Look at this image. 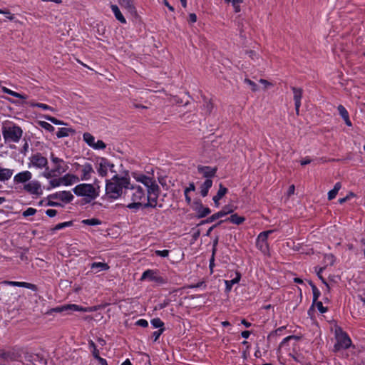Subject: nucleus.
Masks as SVG:
<instances>
[{
  "instance_id": "obj_59",
  "label": "nucleus",
  "mask_w": 365,
  "mask_h": 365,
  "mask_svg": "<svg viewBox=\"0 0 365 365\" xmlns=\"http://www.w3.org/2000/svg\"><path fill=\"white\" fill-rule=\"evenodd\" d=\"M135 324L142 327H147L148 326V322L147 320L141 319L138 320L135 322Z\"/></svg>"
},
{
  "instance_id": "obj_39",
  "label": "nucleus",
  "mask_w": 365,
  "mask_h": 365,
  "mask_svg": "<svg viewBox=\"0 0 365 365\" xmlns=\"http://www.w3.org/2000/svg\"><path fill=\"white\" fill-rule=\"evenodd\" d=\"M66 178H60L58 179H53L50 180L49 184L51 187H56L62 185V181H66Z\"/></svg>"
},
{
  "instance_id": "obj_21",
  "label": "nucleus",
  "mask_w": 365,
  "mask_h": 365,
  "mask_svg": "<svg viewBox=\"0 0 365 365\" xmlns=\"http://www.w3.org/2000/svg\"><path fill=\"white\" fill-rule=\"evenodd\" d=\"M109 268V265L105 262H93L91 264V269L95 273H97L100 271L108 270Z\"/></svg>"
},
{
  "instance_id": "obj_60",
  "label": "nucleus",
  "mask_w": 365,
  "mask_h": 365,
  "mask_svg": "<svg viewBox=\"0 0 365 365\" xmlns=\"http://www.w3.org/2000/svg\"><path fill=\"white\" fill-rule=\"evenodd\" d=\"M1 14H3L4 15H6V17L9 19L10 21H12L14 20V16L13 14H11V12L9 11V10H1Z\"/></svg>"
},
{
  "instance_id": "obj_55",
  "label": "nucleus",
  "mask_w": 365,
  "mask_h": 365,
  "mask_svg": "<svg viewBox=\"0 0 365 365\" xmlns=\"http://www.w3.org/2000/svg\"><path fill=\"white\" fill-rule=\"evenodd\" d=\"M204 107L206 109V111L208 113H210L212 108H213V105L212 103V102L210 101H205V103H204Z\"/></svg>"
},
{
  "instance_id": "obj_63",
  "label": "nucleus",
  "mask_w": 365,
  "mask_h": 365,
  "mask_svg": "<svg viewBox=\"0 0 365 365\" xmlns=\"http://www.w3.org/2000/svg\"><path fill=\"white\" fill-rule=\"evenodd\" d=\"M46 214L50 217H53L54 216L56 215L57 214V211L56 210H53V209H48L46 211Z\"/></svg>"
},
{
  "instance_id": "obj_54",
  "label": "nucleus",
  "mask_w": 365,
  "mask_h": 365,
  "mask_svg": "<svg viewBox=\"0 0 365 365\" xmlns=\"http://www.w3.org/2000/svg\"><path fill=\"white\" fill-rule=\"evenodd\" d=\"M245 83H247L248 85H250L251 86L252 91L255 92L257 91V86L254 81H251L249 78H245Z\"/></svg>"
},
{
  "instance_id": "obj_26",
  "label": "nucleus",
  "mask_w": 365,
  "mask_h": 365,
  "mask_svg": "<svg viewBox=\"0 0 365 365\" xmlns=\"http://www.w3.org/2000/svg\"><path fill=\"white\" fill-rule=\"evenodd\" d=\"M355 307L361 315L365 316V298L359 296V301L356 302Z\"/></svg>"
},
{
  "instance_id": "obj_34",
  "label": "nucleus",
  "mask_w": 365,
  "mask_h": 365,
  "mask_svg": "<svg viewBox=\"0 0 365 365\" xmlns=\"http://www.w3.org/2000/svg\"><path fill=\"white\" fill-rule=\"evenodd\" d=\"M240 279V274H237V277L232 279V280H226L225 281V284H226V290L227 291H230L231 289H232V287L234 284H236V283H238Z\"/></svg>"
},
{
  "instance_id": "obj_4",
  "label": "nucleus",
  "mask_w": 365,
  "mask_h": 365,
  "mask_svg": "<svg viewBox=\"0 0 365 365\" xmlns=\"http://www.w3.org/2000/svg\"><path fill=\"white\" fill-rule=\"evenodd\" d=\"M334 334L336 340V342L334 346V351H339L341 349H348L351 346V341L350 338L340 327H335Z\"/></svg>"
},
{
  "instance_id": "obj_7",
  "label": "nucleus",
  "mask_w": 365,
  "mask_h": 365,
  "mask_svg": "<svg viewBox=\"0 0 365 365\" xmlns=\"http://www.w3.org/2000/svg\"><path fill=\"white\" fill-rule=\"evenodd\" d=\"M31 165L37 168H46V170H48L47 158L39 153H35L31 156L29 167Z\"/></svg>"
},
{
  "instance_id": "obj_17",
  "label": "nucleus",
  "mask_w": 365,
  "mask_h": 365,
  "mask_svg": "<svg viewBox=\"0 0 365 365\" xmlns=\"http://www.w3.org/2000/svg\"><path fill=\"white\" fill-rule=\"evenodd\" d=\"M109 166V161L105 158H101L98 161V167L97 171L99 175L105 177L107 175L108 170Z\"/></svg>"
},
{
  "instance_id": "obj_16",
  "label": "nucleus",
  "mask_w": 365,
  "mask_h": 365,
  "mask_svg": "<svg viewBox=\"0 0 365 365\" xmlns=\"http://www.w3.org/2000/svg\"><path fill=\"white\" fill-rule=\"evenodd\" d=\"M94 170L90 163H86L82 165L81 169V180H88L91 178L92 175L94 173Z\"/></svg>"
},
{
  "instance_id": "obj_18",
  "label": "nucleus",
  "mask_w": 365,
  "mask_h": 365,
  "mask_svg": "<svg viewBox=\"0 0 365 365\" xmlns=\"http://www.w3.org/2000/svg\"><path fill=\"white\" fill-rule=\"evenodd\" d=\"M31 178V173L26 170L16 174L14 178V181L16 183H24L30 180Z\"/></svg>"
},
{
  "instance_id": "obj_11",
  "label": "nucleus",
  "mask_w": 365,
  "mask_h": 365,
  "mask_svg": "<svg viewBox=\"0 0 365 365\" xmlns=\"http://www.w3.org/2000/svg\"><path fill=\"white\" fill-rule=\"evenodd\" d=\"M197 171L206 179H212V178L216 175L217 168L199 165L197 167Z\"/></svg>"
},
{
  "instance_id": "obj_58",
  "label": "nucleus",
  "mask_w": 365,
  "mask_h": 365,
  "mask_svg": "<svg viewBox=\"0 0 365 365\" xmlns=\"http://www.w3.org/2000/svg\"><path fill=\"white\" fill-rule=\"evenodd\" d=\"M164 331V329L163 328H161L158 331H155L153 333V336L154 337V341H156L158 338L160 337V336L162 334V333Z\"/></svg>"
},
{
  "instance_id": "obj_29",
  "label": "nucleus",
  "mask_w": 365,
  "mask_h": 365,
  "mask_svg": "<svg viewBox=\"0 0 365 365\" xmlns=\"http://www.w3.org/2000/svg\"><path fill=\"white\" fill-rule=\"evenodd\" d=\"M341 182H336L334 185V188L328 192V200H331L334 199L336 197L339 190L341 189Z\"/></svg>"
},
{
  "instance_id": "obj_8",
  "label": "nucleus",
  "mask_w": 365,
  "mask_h": 365,
  "mask_svg": "<svg viewBox=\"0 0 365 365\" xmlns=\"http://www.w3.org/2000/svg\"><path fill=\"white\" fill-rule=\"evenodd\" d=\"M51 160L54 165V168L53 169L58 175H61L68 169V166L64 160L56 157L53 153L51 154Z\"/></svg>"
},
{
  "instance_id": "obj_24",
  "label": "nucleus",
  "mask_w": 365,
  "mask_h": 365,
  "mask_svg": "<svg viewBox=\"0 0 365 365\" xmlns=\"http://www.w3.org/2000/svg\"><path fill=\"white\" fill-rule=\"evenodd\" d=\"M212 186V179H206L205 181L200 185V195L205 197L207 195L210 188Z\"/></svg>"
},
{
  "instance_id": "obj_22",
  "label": "nucleus",
  "mask_w": 365,
  "mask_h": 365,
  "mask_svg": "<svg viewBox=\"0 0 365 365\" xmlns=\"http://www.w3.org/2000/svg\"><path fill=\"white\" fill-rule=\"evenodd\" d=\"M195 204L197 205L196 211L197 212L198 217H205L211 212L210 209L209 207H204L201 202H196Z\"/></svg>"
},
{
  "instance_id": "obj_44",
  "label": "nucleus",
  "mask_w": 365,
  "mask_h": 365,
  "mask_svg": "<svg viewBox=\"0 0 365 365\" xmlns=\"http://www.w3.org/2000/svg\"><path fill=\"white\" fill-rule=\"evenodd\" d=\"M296 339V340H299V339H301V336H295V335L288 336L285 337L282 341V342L279 344V347H282L283 346H284L286 344V343L287 341H289L290 339Z\"/></svg>"
},
{
  "instance_id": "obj_42",
  "label": "nucleus",
  "mask_w": 365,
  "mask_h": 365,
  "mask_svg": "<svg viewBox=\"0 0 365 365\" xmlns=\"http://www.w3.org/2000/svg\"><path fill=\"white\" fill-rule=\"evenodd\" d=\"M43 118L51 122L52 123L55 124V125H64L65 123L60 120H58L57 118L53 117V116H51V115H43Z\"/></svg>"
},
{
  "instance_id": "obj_53",
  "label": "nucleus",
  "mask_w": 365,
  "mask_h": 365,
  "mask_svg": "<svg viewBox=\"0 0 365 365\" xmlns=\"http://www.w3.org/2000/svg\"><path fill=\"white\" fill-rule=\"evenodd\" d=\"M91 346H93V356H94L96 359H98V361H99V359H102V358L99 356V351H98V350L97 349L96 344H94V342H93V341H91Z\"/></svg>"
},
{
  "instance_id": "obj_10",
  "label": "nucleus",
  "mask_w": 365,
  "mask_h": 365,
  "mask_svg": "<svg viewBox=\"0 0 365 365\" xmlns=\"http://www.w3.org/2000/svg\"><path fill=\"white\" fill-rule=\"evenodd\" d=\"M148 279L150 281L158 282L159 284H165L167 282V280L165 279L158 275L155 271L152 269H148L143 273L141 279Z\"/></svg>"
},
{
  "instance_id": "obj_36",
  "label": "nucleus",
  "mask_w": 365,
  "mask_h": 365,
  "mask_svg": "<svg viewBox=\"0 0 365 365\" xmlns=\"http://www.w3.org/2000/svg\"><path fill=\"white\" fill-rule=\"evenodd\" d=\"M73 225V222L72 221H68V222H62V223H59L58 225H56L55 227H53V228L51 229V231L52 232L56 231V230H61V229H63L64 227H70Z\"/></svg>"
},
{
  "instance_id": "obj_30",
  "label": "nucleus",
  "mask_w": 365,
  "mask_h": 365,
  "mask_svg": "<svg viewBox=\"0 0 365 365\" xmlns=\"http://www.w3.org/2000/svg\"><path fill=\"white\" fill-rule=\"evenodd\" d=\"M226 220H229L232 223L239 225L245 222V218L244 217L239 216L237 214L235 213V214H232Z\"/></svg>"
},
{
  "instance_id": "obj_9",
  "label": "nucleus",
  "mask_w": 365,
  "mask_h": 365,
  "mask_svg": "<svg viewBox=\"0 0 365 365\" xmlns=\"http://www.w3.org/2000/svg\"><path fill=\"white\" fill-rule=\"evenodd\" d=\"M273 230H267L261 232L256 242V245L259 250L265 253L268 250L267 238L269 234L272 233Z\"/></svg>"
},
{
  "instance_id": "obj_56",
  "label": "nucleus",
  "mask_w": 365,
  "mask_h": 365,
  "mask_svg": "<svg viewBox=\"0 0 365 365\" xmlns=\"http://www.w3.org/2000/svg\"><path fill=\"white\" fill-rule=\"evenodd\" d=\"M169 252H170V251L168 250H156L155 251V255L157 256H159V257H167L168 256V255H169Z\"/></svg>"
},
{
  "instance_id": "obj_57",
  "label": "nucleus",
  "mask_w": 365,
  "mask_h": 365,
  "mask_svg": "<svg viewBox=\"0 0 365 365\" xmlns=\"http://www.w3.org/2000/svg\"><path fill=\"white\" fill-rule=\"evenodd\" d=\"M324 267H321L319 269V272H317V275H318L319 278L322 281V282L326 285L327 291L329 292V286L327 282L325 281V279L322 277V276L321 274V273L324 270Z\"/></svg>"
},
{
  "instance_id": "obj_6",
  "label": "nucleus",
  "mask_w": 365,
  "mask_h": 365,
  "mask_svg": "<svg viewBox=\"0 0 365 365\" xmlns=\"http://www.w3.org/2000/svg\"><path fill=\"white\" fill-rule=\"evenodd\" d=\"M90 308L87 307H83L81 306H78L77 304H66L63 305L60 307H57L56 308L51 309L49 312V313H51L53 312H90Z\"/></svg>"
},
{
  "instance_id": "obj_52",
  "label": "nucleus",
  "mask_w": 365,
  "mask_h": 365,
  "mask_svg": "<svg viewBox=\"0 0 365 365\" xmlns=\"http://www.w3.org/2000/svg\"><path fill=\"white\" fill-rule=\"evenodd\" d=\"M106 147V145L103 140H98L96 143H94V145L93 146L95 149H105Z\"/></svg>"
},
{
  "instance_id": "obj_45",
  "label": "nucleus",
  "mask_w": 365,
  "mask_h": 365,
  "mask_svg": "<svg viewBox=\"0 0 365 365\" xmlns=\"http://www.w3.org/2000/svg\"><path fill=\"white\" fill-rule=\"evenodd\" d=\"M243 0H232V6L234 7V11L235 13H238L240 11V4H242Z\"/></svg>"
},
{
  "instance_id": "obj_14",
  "label": "nucleus",
  "mask_w": 365,
  "mask_h": 365,
  "mask_svg": "<svg viewBox=\"0 0 365 365\" xmlns=\"http://www.w3.org/2000/svg\"><path fill=\"white\" fill-rule=\"evenodd\" d=\"M293 91V98L294 101L295 110L297 115H299V108L301 106V100L302 98L303 90L301 88L292 87Z\"/></svg>"
},
{
  "instance_id": "obj_20",
  "label": "nucleus",
  "mask_w": 365,
  "mask_h": 365,
  "mask_svg": "<svg viewBox=\"0 0 365 365\" xmlns=\"http://www.w3.org/2000/svg\"><path fill=\"white\" fill-rule=\"evenodd\" d=\"M337 110L341 118L344 119L346 125L349 127L351 126L352 123L349 119V113L347 110L345 108V107L342 105H339L337 107Z\"/></svg>"
},
{
  "instance_id": "obj_5",
  "label": "nucleus",
  "mask_w": 365,
  "mask_h": 365,
  "mask_svg": "<svg viewBox=\"0 0 365 365\" xmlns=\"http://www.w3.org/2000/svg\"><path fill=\"white\" fill-rule=\"evenodd\" d=\"M22 134V129L16 125L4 127L2 129V135L6 143L19 142Z\"/></svg>"
},
{
  "instance_id": "obj_27",
  "label": "nucleus",
  "mask_w": 365,
  "mask_h": 365,
  "mask_svg": "<svg viewBox=\"0 0 365 365\" xmlns=\"http://www.w3.org/2000/svg\"><path fill=\"white\" fill-rule=\"evenodd\" d=\"M111 9H112V11L113 12L115 18L121 23L123 24H125L126 23V20L124 18V16H123V14H121L119 8L118 7V6L116 5H112L111 6Z\"/></svg>"
},
{
  "instance_id": "obj_38",
  "label": "nucleus",
  "mask_w": 365,
  "mask_h": 365,
  "mask_svg": "<svg viewBox=\"0 0 365 365\" xmlns=\"http://www.w3.org/2000/svg\"><path fill=\"white\" fill-rule=\"evenodd\" d=\"M220 217H222V213H220V212H217L215 214H213L212 215H211L210 217H209L207 219H206L205 220L202 221V224H204V223H210V222H214L215 220L220 218Z\"/></svg>"
},
{
  "instance_id": "obj_43",
  "label": "nucleus",
  "mask_w": 365,
  "mask_h": 365,
  "mask_svg": "<svg viewBox=\"0 0 365 365\" xmlns=\"http://www.w3.org/2000/svg\"><path fill=\"white\" fill-rule=\"evenodd\" d=\"M151 324L154 328H163L164 323L159 318H155L151 320Z\"/></svg>"
},
{
  "instance_id": "obj_28",
  "label": "nucleus",
  "mask_w": 365,
  "mask_h": 365,
  "mask_svg": "<svg viewBox=\"0 0 365 365\" xmlns=\"http://www.w3.org/2000/svg\"><path fill=\"white\" fill-rule=\"evenodd\" d=\"M75 130L72 128H59L58 131L56 133V136L58 138H61L63 137L68 136L70 133H74Z\"/></svg>"
},
{
  "instance_id": "obj_1",
  "label": "nucleus",
  "mask_w": 365,
  "mask_h": 365,
  "mask_svg": "<svg viewBox=\"0 0 365 365\" xmlns=\"http://www.w3.org/2000/svg\"><path fill=\"white\" fill-rule=\"evenodd\" d=\"M141 185L127 186L124 190L123 199L131 201L126 207L130 210H138L144 207H162V204H158V198L160 191V187L153 178L141 175L137 178Z\"/></svg>"
},
{
  "instance_id": "obj_46",
  "label": "nucleus",
  "mask_w": 365,
  "mask_h": 365,
  "mask_svg": "<svg viewBox=\"0 0 365 365\" xmlns=\"http://www.w3.org/2000/svg\"><path fill=\"white\" fill-rule=\"evenodd\" d=\"M289 356L297 362H299L302 364H304V357L301 355V354H289Z\"/></svg>"
},
{
  "instance_id": "obj_23",
  "label": "nucleus",
  "mask_w": 365,
  "mask_h": 365,
  "mask_svg": "<svg viewBox=\"0 0 365 365\" xmlns=\"http://www.w3.org/2000/svg\"><path fill=\"white\" fill-rule=\"evenodd\" d=\"M119 4L121 6L126 9L130 14L136 13L133 0H119Z\"/></svg>"
},
{
  "instance_id": "obj_13",
  "label": "nucleus",
  "mask_w": 365,
  "mask_h": 365,
  "mask_svg": "<svg viewBox=\"0 0 365 365\" xmlns=\"http://www.w3.org/2000/svg\"><path fill=\"white\" fill-rule=\"evenodd\" d=\"M24 189L32 195H40L42 193L41 184L38 181H32L24 185Z\"/></svg>"
},
{
  "instance_id": "obj_37",
  "label": "nucleus",
  "mask_w": 365,
  "mask_h": 365,
  "mask_svg": "<svg viewBox=\"0 0 365 365\" xmlns=\"http://www.w3.org/2000/svg\"><path fill=\"white\" fill-rule=\"evenodd\" d=\"M29 104L31 107H38V108H42L43 110H49L51 111L54 110V109L52 107H51L46 104H44V103L30 102V103H29Z\"/></svg>"
},
{
  "instance_id": "obj_3",
  "label": "nucleus",
  "mask_w": 365,
  "mask_h": 365,
  "mask_svg": "<svg viewBox=\"0 0 365 365\" xmlns=\"http://www.w3.org/2000/svg\"><path fill=\"white\" fill-rule=\"evenodd\" d=\"M73 190L76 195L86 197L88 199V202L96 199L99 195L98 192L92 184H79L76 185Z\"/></svg>"
},
{
  "instance_id": "obj_64",
  "label": "nucleus",
  "mask_w": 365,
  "mask_h": 365,
  "mask_svg": "<svg viewBox=\"0 0 365 365\" xmlns=\"http://www.w3.org/2000/svg\"><path fill=\"white\" fill-rule=\"evenodd\" d=\"M170 302V301L169 299L164 300L163 302L158 304L159 309H162L166 307L167 306L169 305Z\"/></svg>"
},
{
  "instance_id": "obj_35",
  "label": "nucleus",
  "mask_w": 365,
  "mask_h": 365,
  "mask_svg": "<svg viewBox=\"0 0 365 365\" xmlns=\"http://www.w3.org/2000/svg\"><path fill=\"white\" fill-rule=\"evenodd\" d=\"M82 223L84 225H89V226H95V225H99L102 222L100 220H98L97 218H91V219L83 220L82 221Z\"/></svg>"
},
{
  "instance_id": "obj_47",
  "label": "nucleus",
  "mask_w": 365,
  "mask_h": 365,
  "mask_svg": "<svg viewBox=\"0 0 365 365\" xmlns=\"http://www.w3.org/2000/svg\"><path fill=\"white\" fill-rule=\"evenodd\" d=\"M36 212V209H34L33 207H29L27 210H26L25 211L23 212L22 215L24 217H26L35 215Z\"/></svg>"
},
{
  "instance_id": "obj_61",
  "label": "nucleus",
  "mask_w": 365,
  "mask_h": 365,
  "mask_svg": "<svg viewBox=\"0 0 365 365\" xmlns=\"http://www.w3.org/2000/svg\"><path fill=\"white\" fill-rule=\"evenodd\" d=\"M195 186L194 182H190L189 184V186L185 189L184 194L189 193V192H190V191H195Z\"/></svg>"
},
{
  "instance_id": "obj_12",
  "label": "nucleus",
  "mask_w": 365,
  "mask_h": 365,
  "mask_svg": "<svg viewBox=\"0 0 365 365\" xmlns=\"http://www.w3.org/2000/svg\"><path fill=\"white\" fill-rule=\"evenodd\" d=\"M73 195L70 191H61L54 194L50 195L48 198L60 200L65 203L71 202L73 199Z\"/></svg>"
},
{
  "instance_id": "obj_62",
  "label": "nucleus",
  "mask_w": 365,
  "mask_h": 365,
  "mask_svg": "<svg viewBox=\"0 0 365 365\" xmlns=\"http://www.w3.org/2000/svg\"><path fill=\"white\" fill-rule=\"evenodd\" d=\"M225 220H220L218 222H217L216 224L213 225L212 227H210L208 230L207 231V233H206V235L209 236L212 232V230L217 227V226H219L220 225H221Z\"/></svg>"
},
{
  "instance_id": "obj_51",
  "label": "nucleus",
  "mask_w": 365,
  "mask_h": 365,
  "mask_svg": "<svg viewBox=\"0 0 365 365\" xmlns=\"http://www.w3.org/2000/svg\"><path fill=\"white\" fill-rule=\"evenodd\" d=\"M220 212L222 213V216L224 217L228 214L232 213L233 210L230 206H225Z\"/></svg>"
},
{
  "instance_id": "obj_41",
  "label": "nucleus",
  "mask_w": 365,
  "mask_h": 365,
  "mask_svg": "<svg viewBox=\"0 0 365 365\" xmlns=\"http://www.w3.org/2000/svg\"><path fill=\"white\" fill-rule=\"evenodd\" d=\"M228 190L227 187H224L222 184H220L219 185V190L216 194L221 199L227 193Z\"/></svg>"
},
{
  "instance_id": "obj_25",
  "label": "nucleus",
  "mask_w": 365,
  "mask_h": 365,
  "mask_svg": "<svg viewBox=\"0 0 365 365\" xmlns=\"http://www.w3.org/2000/svg\"><path fill=\"white\" fill-rule=\"evenodd\" d=\"M13 174V170L0 167V181L4 182L9 180Z\"/></svg>"
},
{
  "instance_id": "obj_33",
  "label": "nucleus",
  "mask_w": 365,
  "mask_h": 365,
  "mask_svg": "<svg viewBox=\"0 0 365 365\" xmlns=\"http://www.w3.org/2000/svg\"><path fill=\"white\" fill-rule=\"evenodd\" d=\"M84 141L91 147L93 148L95 143V138L89 133H85L83 134Z\"/></svg>"
},
{
  "instance_id": "obj_49",
  "label": "nucleus",
  "mask_w": 365,
  "mask_h": 365,
  "mask_svg": "<svg viewBox=\"0 0 365 365\" xmlns=\"http://www.w3.org/2000/svg\"><path fill=\"white\" fill-rule=\"evenodd\" d=\"M313 303L316 302L320 296V292L316 286H312Z\"/></svg>"
},
{
  "instance_id": "obj_50",
  "label": "nucleus",
  "mask_w": 365,
  "mask_h": 365,
  "mask_svg": "<svg viewBox=\"0 0 365 365\" xmlns=\"http://www.w3.org/2000/svg\"><path fill=\"white\" fill-rule=\"evenodd\" d=\"M314 304H315L317 308L318 309V310L321 312V313H325L327 312V308L324 307L323 306V304L322 302H319V301H317L316 302H314Z\"/></svg>"
},
{
  "instance_id": "obj_15",
  "label": "nucleus",
  "mask_w": 365,
  "mask_h": 365,
  "mask_svg": "<svg viewBox=\"0 0 365 365\" xmlns=\"http://www.w3.org/2000/svg\"><path fill=\"white\" fill-rule=\"evenodd\" d=\"M20 357L21 354L14 349L0 352V358L4 360L17 361Z\"/></svg>"
},
{
  "instance_id": "obj_19",
  "label": "nucleus",
  "mask_w": 365,
  "mask_h": 365,
  "mask_svg": "<svg viewBox=\"0 0 365 365\" xmlns=\"http://www.w3.org/2000/svg\"><path fill=\"white\" fill-rule=\"evenodd\" d=\"M1 284L15 286V287H25V288H28V289H30L32 290L36 289V287L35 284L28 283V282H14V281L5 280V281H3L1 282Z\"/></svg>"
},
{
  "instance_id": "obj_2",
  "label": "nucleus",
  "mask_w": 365,
  "mask_h": 365,
  "mask_svg": "<svg viewBox=\"0 0 365 365\" xmlns=\"http://www.w3.org/2000/svg\"><path fill=\"white\" fill-rule=\"evenodd\" d=\"M129 185V180L124 177H119L115 175L111 180H106V195L107 197L112 200L119 198L124 192L123 189L127 188Z\"/></svg>"
},
{
  "instance_id": "obj_40",
  "label": "nucleus",
  "mask_w": 365,
  "mask_h": 365,
  "mask_svg": "<svg viewBox=\"0 0 365 365\" xmlns=\"http://www.w3.org/2000/svg\"><path fill=\"white\" fill-rule=\"evenodd\" d=\"M38 124L41 128H44L45 130L49 132H53L55 130L54 127L52 125L46 121H39Z\"/></svg>"
},
{
  "instance_id": "obj_48",
  "label": "nucleus",
  "mask_w": 365,
  "mask_h": 365,
  "mask_svg": "<svg viewBox=\"0 0 365 365\" xmlns=\"http://www.w3.org/2000/svg\"><path fill=\"white\" fill-rule=\"evenodd\" d=\"M57 173H56V172L53 170V169H51V170H46L45 172L43 173V176L47 178V179H50L52 177H55V176H57Z\"/></svg>"
},
{
  "instance_id": "obj_31",
  "label": "nucleus",
  "mask_w": 365,
  "mask_h": 365,
  "mask_svg": "<svg viewBox=\"0 0 365 365\" xmlns=\"http://www.w3.org/2000/svg\"><path fill=\"white\" fill-rule=\"evenodd\" d=\"M63 178L66 179V181H62V185H70L79 180L78 178L74 175L66 174Z\"/></svg>"
},
{
  "instance_id": "obj_32",
  "label": "nucleus",
  "mask_w": 365,
  "mask_h": 365,
  "mask_svg": "<svg viewBox=\"0 0 365 365\" xmlns=\"http://www.w3.org/2000/svg\"><path fill=\"white\" fill-rule=\"evenodd\" d=\"M2 91L4 93L11 95L14 97H16V98H21L23 100H26L27 98L26 96L21 94V93L15 92V91H13L7 88L6 87H2Z\"/></svg>"
}]
</instances>
